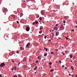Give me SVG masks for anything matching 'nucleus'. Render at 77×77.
I'll use <instances>...</instances> for the list:
<instances>
[{
    "label": "nucleus",
    "instance_id": "f257e3e1",
    "mask_svg": "<svg viewBox=\"0 0 77 77\" xmlns=\"http://www.w3.org/2000/svg\"><path fill=\"white\" fill-rule=\"evenodd\" d=\"M54 34H53V33H51L50 34V37L51 38H53V37H54Z\"/></svg>",
    "mask_w": 77,
    "mask_h": 77
},
{
    "label": "nucleus",
    "instance_id": "f03ea898",
    "mask_svg": "<svg viewBox=\"0 0 77 77\" xmlns=\"http://www.w3.org/2000/svg\"><path fill=\"white\" fill-rule=\"evenodd\" d=\"M5 66V63H2L1 64V68H3V67H4V66Z\"/></svg>",
    "mask_w": 77,
    "mask_h": 77
},
{
    "label": "nucleus",
    "instance_id": "7ed1b4c3",
    "mask_svg": "<svg viewBox=\"0 0 77 77\" xmlns=\"http://www.w3.org/2000/svg\"><path fill=\"white\" fill-rule=\"evenodd\" d=\"M3 11L4 13L6 12L7 11H8V9H7L6 8L4 9L3 10Z\"/></svg>",
    "mask_w": 77,
    "mask_h": 77
},
{
    "label": "nucleus",
    "instance_id": "20e7f679",
    "mask_svg": "<svg viewBox=\"0 0 77 77\" xmlns=\"http://www.w3.org/2000/svg\"><path fill=\"white\" fill-rule=\"evenodd\" d=\"M26 31H27V32H28V31H29V30H30V27H26Z\"/></svg>",
    "mask_w": 77,
    "mask_h": 77
},
{
    "label": "nucleus",
    "instance_id": "39448f33",
    "mask_svg": "<svg viewBox=\"0 0 77 77\" xmlns=\"http://www.w3.org/2000/svg\"><path fill=\"white\" fill-rule=\"evenodd\" d=\"M30 43H28L26 45V48H28V47H30Z\"/></svg>",
    "mask_w": 77,
    "mask_h": 77
},
{
    "label": "nucleus",
    "instance_id": "423d86ee",
    "mask_svg": "<svg viewBox=\"0 0 77 77\" xmlns=\"http://www.w3.org/2000/svg\"><path fill=\"white\" fill-rule=\"evenodd\" d=\"M41 14L42 15H44V12L43 11H41Z\"/></svg>",
    "mask_w": 77,
    "mask_h": 77
},
{
    "label": "nucleus",
    "instance_id": "0eeeda50",
    "mask_svg": "<svg viewBox=\"0 0 77 77\" xmlns=\"http://www.w3.org/2000/svg\"><path fill=\"white\" fill-rule=\"evenodd\" d=\"M57 27L56 26L54 28V30H56V31H57L58 30H57Z\"/></svg>",
    "mask_w": 77,
    "mask_h": 77
},
{
    "label": "nucleus",
    "instance_id": "6e6552de",
    "mask_svg": "<svg viewBox=\"0 0 77 77\" xmlns=\"http://www.w3.org/2000/svg\"><path fill=\"white\" fill-rule=\"evenodd\" d=\"M61 29H62L63 30V29H65V27H64L63 26V25H61Z\"/></svg>",
    "mask_w": 77,
    "mask_h": 77
},
{
    "label": "nucleus",
    "instance_id": "1a4fd4ad",
    "mask_svg": "<svg viewBox=\"0 0 77 77\" xmlns=\"http://www.w3.org/2000/svg\"><path fill=\"white\" fill-rule=\"evenodd\" d=\"M37 68H38V67H37V66H36L35 68H34V70H36V69H37Z\"/></svg>",
    "mask_w": 77,
    "mask_h": 77
},
{
    "label": "nucleus",
    "instance_id": "9d476101",
    "mask_svg": "<svg viewBox=\"0 0 77 77\" xmlns=\"http://www.w3.org/2000/svg\"><path fill=\"white\" fill-rule=\"evenodd\" d=\"M71 68L72 69V70H74V67L73 66H72Z\"/></svg>",
    "mask_w": 77,
    "mask_h": 77
},
{
    "label": "nucleus",
    "instance_id": "9b49d317",
    "mask_svg": "<svg viewBox=\"0 0 77 77\" xmlns=\"http://www.w3.org/2000/svg\"><path fill=\"white\" fill-rule=\"evenodd\" d=\"M20 17H21L22 16H23V14H20Z\"/></svg>",
    "mask_w": 77,
    "mask_h": 77
},
{
    "label": "nucleus",
    "instance_id": "f8f14e48",
    "mask_svg": "<svg viewBox=\"0 0 77 77\" xmlns=\"http://www.w3.org/2000/svg\"><path fill=\"white\" fill-rule=\"evenodd\" d=\"M38 59H39L40 60H41V58H40V56H38Z\"/></svg>",
    "mask_w": 77,
    "mask_h": 77
},
{
    "label": "nucleus",
    "instance_id": "ddd939ff",
    "mask_svg": "<svg viewBox=\"0 0 77 77\" xmlns=\"http://www.w3.org/2000/svg\"><path fill=\"white\" fill-rule=\"evenodd\" d=\"M14 70H16V69H17V67H16V66H14Z\"/></svg>",
    "mask_w": 77,
    "mask_h": 77
},
{
    "label": "nucleus",
    "instance_id": "4468645a",
    "mask_svg": "<svg viewBox=\"0 0 77 77\" xmlns=\"http://www.w3.org/2000/svg\"><path fill=\"white\" fill-rule=\"evenodd\" d=\"M23 61L24 62H25V61H26V58H24L23 60Z\"/></svg>",
    "mask_w": 77,
    "mask_h": 77
},
{
    "label": "nucleus",
    "instance_id": "2eb2a0df",
    "mask_svg": "<svg viewBox=\"0 0 77 77\" xmlns=\"http://www.w3.org/2000/svg\"><path fill=\"white\" fill-rule=\"evenodd\" d=\"M38 21L37 20L35 21V24H38Z\"/></svg>",
    "mask_w": 77,
    "mask_h": 77
},
{
    "label": "nucleus",
    "instance_id": "dca6fc26",
    "mask_svg": "<svg viewBox=\"0 0 77 77\" xmlns=\"http://www.w3.org/2000/svg\"><path fill=\"white\" fill-rule=\"evenodd\" d=\"M42 33V31H41L39 32V33H40V34H41V33Z\"/></svg>",
    "mask_w": 77,
    "mask_h": 77
},
{
    "label": "nucleus",
    "instance_id": "f3484780",
    "mask_svg": "<svg viewBox=\"0 0 77 77\" xmlns=\"http://www.w3.org/2000/svg\"><path fill=\"white\" fill-rule=\"evenodd\" d=\"M72 56H73L72 55H70V58H72Z\"/></svg>",
    "mask_w": 77,
    "mask_h": 77
},
{
    "label": "nucleus",
    "instance_id": "a211bd4d",
    "mask_svg": "<svg viewBox=\"0 0 77 77\" xmlns=\"http://www.w3.org/2000/svg\"><path fill=\"white\" fill-rule=\"evenodd\" d=\"M45 49L46 50V51H47V50H48V49L47 48H45Z\"/></svg>",
    "mask_w": 77,
    "mask_h": 77
},
{
    "label": "nucleus",
    "instance_id": "6ab92c4d",
    "mask_svg": "<svg viewBox=\"0 0 77 77\" xmlns=\"http://www.w3.org/2000/svg\"><path fill=\"white\" fill-rule=\"evenodd\" d=\"M36 63H39V62H38V60H37L36 61H35Z\"/></svg>",
    "mask_w": 77,
    "mask_h": 77
},
{
    "label": "nucleus",
    "instance_id": "aec40b11",
    "mask_svg": "<svg viewBox=\"0 0 77 77\" xmlns=\"http://www.w3.org/2000/svg\"><path fill=\"white\" fill-rule=\"evenodd\" d=\"M47 54H45L44 55V56H45V57H46V56H47Z\"/></svg>",
    "mask_w": 77,
    "mask_h": 77
},
{
    "label": "nucleus",
    "instance_id": "412c9836",
    "mask_svg": "<svg viewBox=\"0 0 77 77\" xmlns=\"http://www.w3.org/2000/svg\"><path fill=\"white\" fill-rule=\"evenodd\" d=\"M52 71H54V69H52L51 70V72H52Z\"/></svg>",
    "mask_w": 77,
    "mask_h": 77
},
{
    "label": "nucleus",
    "instance_id": "4be33fe9",
    "mask_svg": "<svg viewBox=\"0 0 77 77\" xmlns=\"http://www.w3.org/2000/svg\"><path fill=\"white\" fill-rule=\"evenodd\" d=\"M51 54H54V52H51Z\"/></svg>",
    "mask_w": 77,
    "mask_h": 77
},
{
    "label": "nucleus",
    "instance_id": "5701e85b",
    "mask_svg": "<svg viewBox=\"0 0 77 77\" xmlns=\"http://www.w3.org/2000/svg\"><path fill=\"white\" fill-rule=\"evenodd\" d=\"M57 32H56V35L57 36L58 35V34H57Z\"/></svg>",
    "mask_w": 77,
    "mask_h": 77
},
{
    "label": "nucleus",
    "instance_id": "b1692460",
    "mask_svg": "<svg viewBox=\"0 0 77 77\" xmlns=\"http://www.w3.org/2000/svg\"><path fill=\"white\" fill-rule=\"evenodd\" d=\"M13 77H17V76L16 75H14Z\"/></svg>",
    "mask_w": 77,
    "mask_h": 77
},
{
    "label": "nucleus",
    "instance_id": "393cba45",
    "mask_svg": "<svg viewBox=\"0 0 77 77\" xmlns=\"http://www.w3.org/2000/svg\"><path fill=\"white\" fill-rule=\"evenodd\" d=\"M66 23V21H65V20H64L63 21V23Z\"/></svg>",
    "mask_w": 77,
    "mask_h": 77
},
{
    "label": "nucleus",
    "instance_id": "a878e982",
    "mask_svg": "<svg viewBox=\"0 0 77 77\" xmlns=\"http://www.w3.org/2000/svg\"><path fill=\"white\" fill-rule=\"evenodd\" d=\"M16 53H18V54H19V53H20V52H19V51H17L16 52Z\"/></svg>",
    "mask_w": 77,
    "mask_h": 77
},
{
    "label": "nucleus",
    "instance_id": "bb28decb",
    "mask_svg": "<svg viewBox=\"0 0 77 77\" xmlns=\"http://www.w3.org/2000/svg\"><path fill=\"white\" fill-rule=\"evenodd\" d=\"M49 63L50 65H51V64H52V63H51V62H49Z\"/></svg>",
    "mask_w": 77,
    "mask_h": 77
},
{
    "label": "nucleus",
    "instance_id": "cd10ccee",
    "mask_svg": "<svg viewBox=\"0 0 77 77\" xmlns=\"http://www.w3.org/2000/svg\"><path fill=\"white\" fill-rule=\"evenodd\" d=\"M17 24H19V22L18 21H17Z\"/></svg>",
    "mask_w": 77,
    "mask_h": 77
},
{
    "label": "nucleus",
    "instance_id": "c85d7f7f",
    "mask_svg": "<svg viewBox=\"0 0 77 77\" xmlns=\"http://www.w3.org/2000/svg\"><path fill=\"white\" fill-rule=\"evenodd\" d=\"M39 19L40 20H42V18L41 17H40Z\"/></svg>",
    "mask_w": 77,
    "mask_h": 77
},
{
    "label": "nucleus",
    "instance_id": "c756f323",
    "mask_svg": "<svg viewBox=\"0 0 77 77\" xmlns=\"http://www.w3.org/2000/svg\"><path fill=\"white\" fill-rule=\"evenodd\" d=\"M45 39H46V38H47V36H45Z\"/></svg>",
    "mask_w": 77,
    "mask_h": 77
},
{
    "label": "nucleus",
    "instance_id": "7c9ffc66",
    "mask_svg": "<svg viewBox=\"0 0 77 77\" xmlns=\"http://www.w3.org/2000/svg\"><path fill=\"white\" fill-rule=\"evenodd\" d=\"M39 15H37V18H39Z\"/></svg>",
    "mask_w": 77,
    "mask_h": 77
},
{
    "label": "nucleus",
    "instance_id": "2f4dec72",
    "mask_svg": "<svg viewBox=\"0 0 77 77\" xmlns=\"http://www.w3.org/2000/svg\"><path fill=\"white\" fill-rule=\"evenodd\" d=\"M33 25H35V22H33Z\"/></svg>",
    "mask_w": 77,
    "mask_h": 77
},
{
    "label": "nucleus",
    "instance_id": "473e14b6",
    "mask_svg": "<svg viewBox=\"0 0 77 77\" xmlns=\"http://www.w3.org/2000/svg\"><path fill=\"white\" fill-rule=\"evenodd\" d=\"M66 39L67 40H68V39H68V38H67V37H66Z\"/></svg>",
    "mask_w": 77,
    "mask_h": 77
},
{
    "label": "nucleus",
    "instance_id": "72a5a7b5",
    "mask_svg": "<svg viewBox=\"0 0 77 77\" xmlns=\"http://www.w3.org/2000/svg\"><path fill=\"white\" fill-rule=\"evenodd\" d=\"M25 67H26V68H27V66H24V68H25Z\"/></svg>",
    "mask_w": 77,
    "mask_h": 77
},
{
    "label": "nucleus",
    "instance_id": "f704fd0d",
    "mask_svg": "<svg viewBox=\"0 0 77 77\" xmlns=\"http://www.w3.org/2000/svg\"><path fill=\"white\" fill-rule=\"evenodd\" d=\"M71 31H72V32H74V29H72L71 30Z\"/></svg>",
    "mask_w": 77,
    "mask_h": 77
},
{
    "label": "nucleus",
    "instance_id": "c9c22d12",
    "mask_svg": "<svg viewBox=\"0 0 77 77\" xmlns=\"http://www.w3.org/2000/svg\"><path fill=\"white\" fill-rule=\"evenodd\" d=\"M59 62H60V63H62V62L61 61H59Z\"/></svg>",
    "mask_w": 77,
    "mask_h": 77
},
{
    "label": "nucleus",
    "instance_id": "e433bc0d",
    "mask_svg": "<svg viewBox=\"0 0 77 77\" xmlns=\"http://www.w3.org/2000/svg\"><path fill=\"white\" fill-rule=\"evenodd\" d=\"M14 68H12V69H11V70H14Z\"/></svg>",
    "mask_w": 77,
    "mask_h": 77
},
{
    "label": "nucleus",
    "instance_id": "4c0bfd02",
    "mask_svg": "<svg viewBox=\"0 0 77 77\" xmlns=\"http://www.w3.org/2000/svg\"><path fill=\"white\" fill-rule=\"evenodd\" d=\"M65 68L66 69H68V67H65Z\"/></svg>",
    "mask_w": 77,
    "mask_h": 77
},
{
    "label": "nucleus",
    "instance_id": "58836bf2",
    "mask_svg": "<svg viewBox=\"0 0 77 77\" xmlns=\"http://www.w3.org/2000/svg\"><path fill=\"white\" fill-rule=\"evenodd\" d=\"M42 29V28H40V30H41Z\"/></svg>",
    "mask_w": 77,
    "mask_h": 77
},
{
    "label": "nucleus",
    "instance_id": "ea45409f",
    "mask_svg": "<svg viewBox=\"0 0 77 77\" xmlns=\"http://www.w3.org/2000/svg\"><path fill=\"white\" fill-rule=\"evenodd\" d=\"M56 26H58V24H57L56 25Z\"/></svg>",
    "mask_w": 77,
    "mask_h": 77
},
{
    "label": "nucleus",
    "instance_id": "a19ab883",
    "mask_svg": "<svg viewBox=\"0 0 77 77\" xmlns=\"http://www.w3.org/2000/svg\"><path fill=\"white\" fill-rule=\"evenodd\" d=\"M62 66L63 68H64V65H63Z\"/></svg>",
    "mask_w": 77,
    "mask_h": 77
},
{
    "label": "nucleus",
    "instance_id": "79ce46f5",
    "mask_svg": "<svg viewBox=\"0 0 77 77\" xmlns=\"http://www.w3.org/2000/svg\"><path fill=\"white\" fill-rule=\"evenodd\" d=\"M18 77H20V75H18Z\"/></svg>",
    "mask_w": 77,
    "mask_h": 77
},
{
    "label": "nucleus",
    "instance_id": "37998d69",
    "mask_svg": "<svg viewBox=\"0 0 77 77\" xmlns=\"http://www.w3.org/2000/svg\"><path fill=\"white\" fill-rule=\"evenodd\" d=\"M63 55H65V53H63Z\"/></svg>",
    "mask_w": 77,
    "mask_h": 77
},
{
    "label": "nucleus",
    "instance_id": "c03bdc74",
    "mask_svg": "<svg viewBox=\"0 0 77 77\" xmlns=\"http://www.w3.org/2000/svg\"><path fill=\"white\" fill-rule=\"evenodd\" d=\"M51 40H53V38H51Z\"/></svg>",
    "mask_w": 77,
    "mask_h": 77
},
{
    "label": "nucleus",
    "instance_id": "a18cd8bd",
    "mask_svg": "<svg viewBox=\"0 0 77 77\" xmlns=\"http://www.w3.org/2000/svg\"><path fill=\"white\" fill-rule=\"evenodd\" d=\"M76 24H77V20H76Z\"/></svg>",
    "mask_w": 77,
    "mask_h": 77
},
{
    "label": "nucleus",
    "instance_id": "49530a36",
    "mask_svg": "<svg viewBox=\"0 0 77 77\" xmlns=\"http://www.w3.org/2000/svg\"><path fill=\"white\" fill-rule=\"evenodd\" d=\"M0 77H2V75H0Z\"/></svg>",
    "mask_w": 77,
    "mask_h": 77
},
{
    "label": "nucleus",
    "instance_id": "de8ad7c7",
    "mask_svg": "<svg viewBox=\"0 0 77 77\" xmlns=\"http://www.w3.org/2000/svg\"><path fill=\"white\" fill-rule=\"evenodd\" d=\"M49 41H51V39H50V40H49Z\"/></svg>",
    "mask_w": 77,
    "mask_h": 77
},
{
    "label": "nucleus",
    "instance_id": "09e8293b",
    "mask_svg": "<svg viewBox=\"0 0 77 77\" xmlns=\"http://www.w3.org/2000/svg\"><path fill=\"white\" fill-rule=\"evenodd\" d=\"M12 62H14V60H12Z\"/></svg>",
    "mask_w": 77,
    "mask_h": 77
},
{
    "label": "nucleus",
    "instance_id": "8fccbe9b",
    "mask_svg": "<svg viewBox=\"0 0 77 77\" xmlns=\"http://www.w3.org/2000/svg\"><path fill=\"white\" fill-rule=\"evenodd\" d=\"M56 51H58V49H57L56 50Z\"/></svg>",
    "mask_w": 77,
    "mask_h": 77
},
{
    "label": "nucleus",
    "instance_id": "3c124183",
    "mask_svg": "<svg viewBox=\"0 0 77 77\" xmlns=\"http://www.w3.org/2000/svg\"><path fill=\"white\" fill-rule=\"evenodd\" d=\"M59 39H61V38H58Z\"/></svg>",
    "mask_w": 77,
    "mask_h": 77
},
{
    "label": "nucleus",
    "instance_id": "603ef678",
    "mask_svg": "<svg viewBox=\"0 0 77 77\" xmlns=\"http://www.w3.org/2000/svg\"><path fill=\"white\" fill-rule=\"evenodd\" d=\"M72 77H74V75H72Z\"/></svg>",
    "mask_w": 77,
    "mask_h": 77
},
{
    "label": "nucleus",
    "instance_id": "864d4df0",
    "mask_svg": "<svg viewBox=\"0 0 77 77\" xmlns=\"http://www.w3.org/2000/svg\"><path fill=\"white\" fill-rule=\"evenodd\" d=\"M72 62V60H71V62Z\"/></svg>",
    "mask_w": 77,
    "mask_h": 77
},
{
    "label": "nucleus",
    "instance_id": "5fc2aeb1",
    "mask_svg": "<svg viewBox=\"0 0 77 77\" xmlns=\"http://www.w3.org/2000/svg\"><path fill=\"white\" fill-rule=\"evenodd\" d=\"M42 35H44V34H43Z\"/></svg>",
    "mask_w": 77,
    "mask_h": 77
},
{
    "label": "nucleus",
    "instance_id": "6e6d98bb",
    "mask_svg": "<svg viewBox=\"0 0 77 77\" xmlns=\"http://www.w3.org/2000/svg\"><path fill=\"white\" fill-rule=\"evenodd\" d=\"M76 77H77V75H76Z\"/></svg>",
    "mask_w": 77,
    "mask_h": 77
},
{
    "label": "nucleus",
    "instance_id": "4d7b16f0",
    "mask_svg": "<svg viewBox=\"0 0 77 77\" xmlns=\"http://www.w3.org/2000/svg\"><path fill=\"white\" fill-rule=\"evenodd\" d=\"M69 75H71V74H69Z\"/></svg>",
    "mask_w": 77,
    "mask_h": 77
},
{
    "label": "nucleus",
    "instance_id": "13d9d810",
    "mask_svg": "<svg viewBox=\"0 0 77 77\" xmlns=\"http://www.w3.org/2000/svg\"><path fill=\"white\" fill-rule=\"evenodd\" d=\"M63 25H65V24L64 23V24H63Z\"/></svg>",
    "mask_w": 77,
    "mask_h": 77
},
{
    "label": "nucleus",
    "instance_id": "bf43d9fd",
    "mask_svg": "<svg viewBox=\"0 0 77 77\" xmlns=\"http://www.w3.org/2000/svg\"><path fill=\"white\" fill-rule=\"evenodd\" d=\"M14 17V15H13L12 16V17Z\"/></svg>",
    "mask_w": 77,
    "mask_h": 77
},
{
    "label": "nucleus",
    "instance_id": "052dcab7",
    "mask_svg": "<svg viewBox=\"0 0 77 77\" xmlns=\"http://www.w3.org/2000/svg\"><path fill=\"white\" fill-rule=\"evenodd\" d=\"M62 48H63V47H62Z\"/></svg>",
    "mask_w": 77,
    "mask_h": 77
},
{
    "label": "nucleus",
    "instance_id": "680f3d73",
    "mask_svg": "<svg viewBox=\"0 0 77 77\" xmlns=\"http://www.w3.org/2000/svg\"><path fill=\"white\" fill-rule=\"evenodd\" d=\"M19 64H20V63H19Z\"/></svg>",
    "mask_w": 77,
    "mask_h": 77
},
{
    "label": "nucleus",
    "instance_id": "e2e57ef3",
    "mask_svg": "<svg viewBox=\"0 0 77 77\" xmlns=\"http://www.w3.org/2000/svg\"><path fill=\"white\" fill-rule=\"evenodd\" d=\"M30 60H31V59H29Z\"/></svg>",
    "mask_w": 77,
    "mask_h": 77
},
{
    "label": "nucleus",
    "instance_id": "0e129e2a",
    "mask_svg": "<svg viewBox=\"0 0 77 77\" xmlns=\"http://www.w3.org/2000/svg\"><path fill=\"white\" fill-rule=\"evenodd\" d=\"M53 31H54V30H52V32H53Z\"/></svg>",
    "mask_w": 77,
    "mask_h": 77
},
{
    "label": "nucleus",
    "instance_id": "69168bd1",
    "mask_svg": "<svg viewBox=\"0 0 77 77\" xmlns=\"http://www.w3.org/2000/svg\"><path fill=\"white\" fill-rule=\"evenodd\" d=\"M62 53H63V52H62Z\"/></svg>",
    "mask_w": 77,
    "mask_h": 77
},
{
    "label": "nucleus",
    "instance_id": "338daca9",
    "mask_svg": "<svg viewBox=\"0 0 77 77\" xmlns=\"http://www.w3.org/2000/svg\"><path fill=\"white\" fill-rule=\"evenodd\" d=\"M40 24H42V23H40Z\"/></svg>",
    "mask_w": 77,
    "mask_h": 77
},
{
    "label": "nucleus",
    "instance_id": "774afa93",
    "mask_svg": "<svg viewBox=\"0 0 77 77\" xmlns=\"http://www.w3.org/2000/svg\"><path fill=\"white\" fill-rule=\"evenodd\" d=\"M51 30H50V32H51Z\"/></svg>",
    "mask_w": 77,
    "mask_h": 77
}]
</instances>
